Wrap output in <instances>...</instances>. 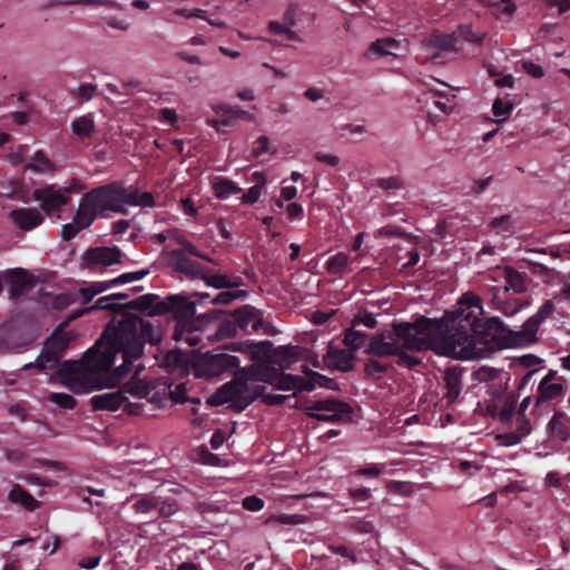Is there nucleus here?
I'll use <instances>...</instances> for the list:
<instances>
[{
    "label": "nucleus",
    "mask_w": 570,
    "mask_h": 570,
    "mask_svg": "<svg viewBox=\"0 0 570 570\" xmlns=\"http://www.w3.org/2000/svg\"><path fill=\"white\" fill-rule=\"evenodd\" d=\"M26 169L33 170L38 174H50L55 171L56 167L45 153L39 150L33 155L31 161L26 165Z\"/></svg>",
    "instance_id": "nucleus-28"
},
{
    "label": "nucleus",
    "mask_w": 570,
    "mask_h": 570,
    "mask_svg": "<svg viewBox=\"0 0 570 570\" xmlns=\"http://www.w3.org/2000/svg\"><path fill=\"white\" fill-rule=\"evenodd\" d=\"M169 395L175 403H184L187 401L186 387L184 384L176 385L174 390L169 387Z\"/></svg>",
    "instance_id": "nucleus-58"
},
{
    "label": "nucleus",
    "mask_w": 570,
    "mask_h": 570,
    "mask_svg": "<svg viewBox=\"0 0 570 570\" xmlns=\"http://www.w3.org/2000/svg\"><path fill=\"white\" fill-rule=\"evenodd\" d=\"M217 115L233 114L234 119L237 118H252V115L245 110L236 109L226 105H219L214 108Z\"/></svg>",
    "instance_id": "nucleus-49"
},
{
    "label": "nucleus",
    "mask_w": 570,
    "mask_h": 570,
    "mask_svg": "<svg viewBox=\"0 0 570 570\" xmlns=\"http://www.w3.org/2000/svg\"><path fill=\"white\" fill-rule=\"evenodd\" d=\"M445 385H446V394L445 397L449 402H453L460 394V376L453 371L449 370L445 373Z\"/></svg>",
    "instance_id": "nucleus-32"
},
{
    "label": "nucleus",
    "mask_w": 570,
    "mask_h": 570,
    "mask_svg": "<svg viewBox=\"0 0 570 570\" xmlns=\"http://www.w3.org/2000/svg\"><path fill=\"white\" fill-rule=\"evenodd\" d=\"M48 400L55 404H57L61 409L72 410L77 405L76 399L66 393H51L48 396Z\"/></svg>",
    "instance_id": "nucleus-42"
},
{
    "label": "nucleus",
    "mask_w": 570,
    "mask_h": 570,
    "mask_svg": "<svg viewBox=\"0 0 570 570\" xmlns=\"http://www.w3.org/2000/svg\"><path fill=\"white\" fill-rule=\"evenodd\" d=\"M497 19L509 21L513 17L517 6L512 0H497L491 7Z\"/></svg>",
    "instance_id": "nucleus-30"
},
{
    "label": "nucleus",
    "mask_w": 570,
    "mask_h": 570,
    "mask_svg": "<svg viewBox=\"0 0 570 570\" xmlns=\"http://www.w3.org/2000/svg\"><path fill=\"white\" fill-rule=\"evenodd\" d=\"M247 368H239L234 372L240 375L235 381H230L220 386L209 399V404L214 406L230 403L232 409L236 412L244 411L249 404H252L257 395L264 390L263 386H257V391L254 394H249L246 381Z\"/></svg>",
    "instance_id": "nucleus-6"
},
{
    "label": "nucleus",
    "mask_w": 570,
    "mask_h": 570,
    "mask_svg": "<svg viewBox=\"0 0 570 570\" xmlns=\"http://www.w3.org/2000/svg\"><path fill=\"white\" fill-rule=\"evenodd\" d=\"M32 199L39 202L40 209L47 215L52 216L61 213L71 198L63 194L61 188H57L56 184H47L43 187L32 190Z\"/></svg>",
    "instance_id": "nucleus-9"
},
{
    "label": "nucleus",
    "mask_w": 570,
    "mask_h": 570,
    "mask_svg": "<svg viewBox=\"0 0 570 570\" xmlns=\"http://www.w3.org/2000/svg\"><path fill=\"white\" fill-rule=\"evenodd\" d=\"M502 274L505 279V291L512 289L514 292H522L524 289L523 278L520 273L511 267H505Z\"/></svg>",
    "instance_id": "nucleus-34"
},
{
    "label": "nucleus",
    "mask_w": 570,
    "mask_h": 570,
    "mask_svg": "<svg viewBox=\"0 0 570 570\" xmlns=\"http://www.w3.org/2000/svg\"><path fill=\"white\" fill-rule=\"evenodd\" d=\"M268 30L273 35L283 36L286 40L293 41L296 40L297 36L294 31L289 29V26L281 23L278 21H271L268 23Z\"/></svg>",
    "instance_id": "nucleus-44"
},
{
    "label": "nucleus",
    "mask_w": 570,
    "mask_h": 570,
    "mask_svg": "<svg viewBox=\"0 0 570 570\" xmlns=\"http://www.w3.org/2000/svg\"><path fill=\"white\" fill-rule=\"evenodd\" d=\"M500 403H502V409L500 412L493 410L492 415H499L501 420H509L517 403L515 396L512 394L505 395L500 400Z\"/></svg>",
    "instance_id": "nucleus-41"
},
{
    "label": "nucleus",
    "mask_w": 570,
    "mask_h": 570,
    "mask_svg": "<svg viewBox=\"0 0 570 570\" xmlns=\"http://www.w3.org/2000/svg\"><path fill=\"white\" fill-rule=\"evenodd\" d=\"M220 116H222L220 119L208 120V125L210 127L215 128L217 131H222L223 127L232 126L235 120L233 114L220 115Z\"/></svg>",
    "instance_id": "nucleus-53"
},
{
    "label": "nucleus",
    "mask_w": 570,
    "mask_h": 570,
    "mask_svg": "<svg viewBox=\"0 0 570 570\" xmlns=\"http://www.w3.org/2000/svg\"><path fill=\"white\" fill-rule=\"evenodd\" d=\"M262 195V185L256 184L252 186L245 194L242 196V203L252 205L255 204Z\"/></svg>",
    "instance_id": "nucleus-50"
},
{
    "label": "nucleus",
    "mask_w": 570,
    "mask_h": 570,
    "mask_svg": "<svg viewBox=\"0 0 570 570\" xmlns=\"http://www.w3.org/2000/svg\"><path fill=\"white\" fill-rule=\"evenodd\" d=\"M541 321L534 315L531 316L522 326V330L518 333V343L528 344L535 341L538 328Z\"/></svg>",
    "instance_id": "nucleus-29"
},
{
    "label": "nucleus",
    "mask_w": 570,
    "mask_h": 570,
    "mask_svg": "<svg viewBox=\"0 0 570 570\" xmlns=\"http://www.w3.org/2000/svg\"><path fill=\"white\" fill-rule=\"evenodd\" d=\"M380 355L399 354L403 350H433L439 355L458 360L488 357L494 350L488 334L469 328L448 326L446 322L422 318L415 324H402L394 334L376 340L371 345Z\"/></svg>",
    "instance_id": "nucleus-2"
},
{
    "label": "nucleus",
    "mask_w": 570,
    "mask_h": 570,
    "mask_svg": "<svg viewBox=\"0 0 570 570\" xmlns=\"http://www.w3.org/2000/svg\"><path fill=\"white\" fill-rule=\"evenodd\" d=\"M125 184L115 180L100 185L86 191L79 200L78 208L94 224L99 217H105L106 213H116L127 215L128 209L124 206Z\"/></svg>",
    "instance_id": "nucleus-5"
},
{
    "label": "nucleus",
    "mask_w": 570,
    "mask_h": 570,
    "mask_svg": "<svg viewBox=\"0 0 570 570\" xmlns=\"http://www.w3.org/2000/svg\"><path fill=\"white\" fill-rule=\"evenodd\" d=\"M70 336L55 333L45 343L35 363H28L24 370L58 368L62 382L77 394H85L102 386L101 379L115 365L118 355L121 364L117 368V379H121L135 360L144 355L146 343L157 344L161 332L149 320L124 313L117 325L108 324L101 336L85 354L80 363L63 362L60 358L68 348Z\"/></svg>",
    "instance_id": "nucleus-1"
},
{
    "label": "nucleus",
    "mask_w": 570,
    "mask_h": 570,
    "mask_svg": "<svg viewBox=\"0 0 570 570\" xmlns=\"http://www.w3.org/2000/svg\"><path fill=\"white\" fill-rule=\"evenodd\" d=\"M268 150H269V138L266 136H261L256 139L252 154L255 158H258L263 154L267 153Z\"/></svg>",
    "instance_id": "nucleus-52"
},
{
    "label": "nucleus",
    "mask_w": 570,
    "mask_h": 570,
    "mask_svg": "<svg viewBox=\"0 0 570 570\" xmlns=\"http://www.w3.org/2000/svg\"><path fill=\"white\" fill-rule=\"evenodd\" d=\"M141 356L135 360L131 365H129L128 372L121 376V379H117V368L119 366L115 367L112 372V366L109 368V372L101 379V389L104 386H115L131 370H134V375L131 381L125 385V389L92 396L90 399V404L95 411H117L119 407H124V411L129 414H139L141 405L138 403L129 402L125 393H130L138 397H144L148 393L147 385L138 379L140 372L145 368L141 363L136 364V362H138ZM98 390H100V387Z\"/></svg>",
    "instance_id": "nucleus-4"
},
{
    "label": "nucleus",
    "mask_w": 570,
    "mask_h": 570,
    "mask_svg": "<svg viewBox=\"0 0 570 570\" xmlns=\"http://www.w3.org/2000/svg\"><path fill=\"white\" fill-rule=\"evenodd\" d=\"M232 314L238 330H246L248 326H252L253 331H258L262 326L263 322L258 317V311L250 305L236 308Z\"/></svg>",
    "instance_id": "nucleus-19"
},
{
    "label": "nucleus",
    "mask_w": 570,
    "mask_h": 570,
    "mask_svg": "<svg viewBox=\"0 0 570 570\" xmlns=\"http://www.w3.org/2000/svg\"><path fill=\"white\" fill-rule=\"evenodd\" d=\"M124 206H139L142 208H153L155 207V198L154 195L149 191L140 193L139 189L135 186H125L124 191Z\"/></svg>",
    "instance_id": "nucleus-21"
},
{
    "label": "nucleus",
    "mask_w": 570,
    "mask_h": 570,
    "mask_svg": "<svg viewBox=\"0 0 570 570\" xmlns=\"http://www.w3.org/2000/svg\"><path fill=\"white\" fill-rule=\"evenodd\" d=\"M72 132L83 139L89 138L95 132V121L91 114L80 116L71 122Z\"/></svg>",
    "instance_id": "nucleus-27"
},
{
    "label": "nucleus",
    "mask_w": 570,
    "mask_h": 570,
    "mask_svg": "<svg viewBox=\"0 0 570 570\" xmlns=\"http://www.w3.org/2000/svg\"><path fill=\"white\" fill-rule=\"evenodd\" d=\"M99 562H100V556H92V557L82 558L78 562V566L82 569L91 570V569H95L99 564Z\"/></svg>",
    "instance_id": "nucleus-64"
},
{
    "label": "nucleus",
    "mask_w": 570,
    "mask_h": 570,
    "mask_svg": "<svg viewBox=\"0 0 570 570\" xmlns=\"http://www.w3.org/2000/svg\"><path fill=\"white\" fill-rule=\"evenodd\" d=\"M94 289L89 287H80L77 292H75L76 297H78V301H80L83 305L90 303L92 298L96 296V294H92Z\"/></svg>",
    "instance_id": "nucleus-59"
},
{
    "label": "nucleus",
    "mask_w": 570,
    "mask_h": 570,
    "mask_svg": "<svg viewBox=\"0 0 570 570\" xmlns=\"http://www.w3.org/2000/svg\"><path fill=\"white\" fill-rule=\"evenodd\" d=\"M298 10V6L296 3H291L286 11L284 12L283 14V20L285 22V24L289 26V27H293L295 26V17H296V12Z\"/></svg>",
    "instance_id": "nucleus-60"
},
{
    "label": "nucleus",
    "mask_w": 570,
    "mask_h": 570,
    "mask_svg": "<svg viewBox=\"0 0 570 570\" xmlns=\"http://www.w3.org/2000/svg\"><path fill=\"white\" fill-rule=\"evenodd\" d=\"M324 363L328 367H334L343 372L350 371L353 367L352 354L347 351L330 352Z\"/></svg>",
    "instance_id": "nucleus-26"
},
{
    "label": "nucleus",
    "mask_w": 570,
    "mask_h": 570,
    "mask_svg": "<svg viewBox=\"0 0 570 570\" xmlns=\"http://www.w3.org/2000/svg\"><path fill=\"white\" fill-rule=\"evenodd\" d=\"M87 189V185L79 178H72L69 184L61 188L63 194L70 197L71 194H79Z\"/></svg>",
    "instance_id": "nucleus-51"
},
{
    "label": "nucleus",
    "mask_w": 570,
    "mask_h": 570,
    "mask_svg": "<svg viewBox=\"0 0 570 570\" xmlns=\"http://www.w3.org/2000/svg\"><path fill=\"white\" fill-rule=\"evenodd\" d=\"M10 220L21 230L31 232L45 222L43 214L35 207H21L9 213Z\"/></svg>",
    "instance_id": "nucleus-12"
},
{
    "label": "nucleus",
    "mask_w": 570,
    "mask_h": 570,
    "mask_svg": "<svg viewBox=\"0 0 570 570\" xmlns=\"http://www.w3.org/2000/svg\"><path fill=\"white\" fill-rule=\"evenodd\" d=\"M403 50L400 41L393 38L377 39L370 45L366 50V56L372 59L383 57H397Z\"/></svg>",
    "instance_id": "nucleus-16"
},
{
    "label": "nucleus",
    "mask_w": 570,
    "mask_h": 570,
    "mask_svg": "<svg viewBox=\"0 0 570 570\" xmlns=\"http://www.w3.org/2000/svg\"><path fill=\"white\" fill-rule=\"evenodd\" d=\"M459 37H461L468 41H471V42H479L482 39V35L479 32L478 33L473 32L470 27L461 28L459 31Z\"/></svg>",
    "instance_id": "nucleus-62"
},
{
    "label": "nucleus",
    "mask_w": 570,
    "mask_h": 570,
    "mask_svg": "<svg viewBox=\"0 0 570 570\" xmlns=\"http://www.w3.org/2000/svg\"><path fill=\"white\" fill-rule=\"evenodd\" d=\"M210 185L218 199H226L242 191V188L236 183L223 176H214Z\"/></svg>",
    "instance_id": "nucleus-24"
},
{
    "label": "nucleus",
    "mask_w": 570,
    "mask_h": 570,
    "mask_svg": "<svg viewBox=\"0 0 570 570\" xmlns=\"http://www.w3.org/2000/svg\"><path fill=\"white\" fill-rule=\"evenodd\" d=\"M159 299L156 294H146L137 297L136 299L130 301L125 304L124 307L130 309H137L140 312H148V316L160 315L161 313H156L155 309L157 307L156 302Z\"/></svg>",
    "instance_id": "nucleus-25"
},
{
    "label": "nucleus",
    "mask_w": 570,
    "mask_h": 570,
    "mask_svg": "<svg viewBox=\"0 0 570 570\" xmlns=\"http://www.w3.org/2000/svg\"><path fill=\"white\" fill-rule=\"evenodd\" d=\"M156 313H174L185 327L196 314V303L184 295H169L165 301L157 302Z\"/></svg>",
    "instance_id": "nucleus-11"
},
{
    "label": "nucleus",
    "mask_w": 570,
    "mask_h": 570,
    "mask_svg": "<svg viewBox=\"0 0 570 570\" xmlns=\"http://www.w3.org/2000/svg\"><path fill=\"white\" fill-rule=\"evenodd\" d=\"M513 111V105L509 100L497 98L492 105L494 122L501 124L508 120Z\"/></svg>",
    "instance_id": "nucleus-31"
},
{
    "label": "nucleus",
    "mask_w": 570,
    "mask_h": 570,
    "mask_svg": "<svg viewBox=\"0 0 570 570\" xmlns=\"http://www.w3.org/2000/svg\"><path fill=\"white\" fill-rule=\"evenodd\" d=\"M522 68L523 70L531 77L533 78H541L544 76V70L543 68L535 63V62H532V61H524L522 63Z\"/></svg>",
    "instance_id": "nucleus-55"
},
{
    "label": "nucleus",
    "mask_w": 570,
    "mask_h": 570,
    "mask_svg": "<svg viewBox=\"0 0 570 570\" xmlns=\"http://www.w3.org/2000/svg\"><path fill=\"white\" fill-rule=\"evenodd\" d=\"M246 296H247V292L243 291V289L235 291V292L225 291V292L218 293L215 296V298L213 299V304H215V305H228L233 301H235L237 298H243V297H246Z\"/></svg>",
    "instance_id": "nucleus-43"
},
{
    "label": "nucleus",
    "mask_w": 570,
    "mask_h": 570,
    "mask_svg": "<svg viewBox=\"0 0 570 570\" xmlns=\"http://www.w3.org/2000/svg\"><path fill=\"white\" fill-rule=\"evenodd\" d=\"M208 286L222 289L228 288V277L223 274H212L210 269L205 267L203 274L199 276Z\"/></svg>",
    "instance_id": "nucleus-36"
},
{
    "label": "nucleus",
    "mask_w": 570,
    "mask_h": 570,
    "mask_svg": "<svg viewBox=\"0 0 570 570\" xmlns=\"http://www.w3.org/2000/svg\"><path fill=\"white\" fill-rule=\"evenodd\" d=\"M452 99L445 97V101L443 100H440V99H435L433 100V106L440 110L443 115H449L452 112L453 110V99H454V95L451 96Z\"/></svg>",
    "instance_id": "nucleus-57"
},
{
    "label": "nucleus",
    "mask_w": 570,
    "mask_h": 570,
    "mask_svg": "<svg viewBox=\"0 0 570 570\" xmlns=\"http://www.w3.org/2000/svg\"><path fill=\"white\" fill-rule=\"evenodd\" d=\"M328 549L342 559L343 564L356 562V558L353 552L348 551L344 546H331Z\"/></svg>",
    "instance_id": "nucleus-48"
},
{
    "label": "nucleus",
    "mask_w": 570,
    "mask_h": 570,
    "mask_svg": "<svg viewBox=\"0 0 570 570\" xmlns=\"http://www.w3.org/2000/svg\"><path fill=\"white\" fill-rule=\"evenodd\" d=\"M554 309V305L552 301L544 302L538 312L534 314V316L540 320L541 322L547 318Z\"/></svg>",
    "instance_id": "nucleus-63"
},
{
    "label": "nucleus",
    "mask_w": 570,
    "mask_h": 570,
    "mask_svg": "<svg viewBox=\"0 0 570 570\" xmlns=\"http://www.w3.org/2000/svg\"><path fill=\"white\" fill-rule=\"evenodd\" d=\"M312 352L298 345L278 346L274 350L268 363L254 364L246 371V379L250 381L265 382L282 391H312L316 387L321 374L311 372V377L286 374V370H293L294 365L301 362L299 368L303 373L309 374L306 363Z\"/></svg>",
    "instance_id": "nucleus-3"
},
{
    "label": "nucleus",
    "mask_w": 570,
    "mask_h": 570,
    "mask_svg": "<svg viewBox=\"0 0 570 570\" xmlns=\"http://www.w3.org/2000/svg\"><path fill=\"white\" fill-rule=\"evenodd\" d=\"M347 265L348 257L343 253L332 256L326 263L327 271L332 274L343 273L347 268Z\"/></svg>",
    "instance_id": "nucleus-38"
},
{
    "label": "nucleus",
    "mask_w": 570,
    "mask_h": 570,
    "mask_svg": "<svg viewBox=\"0 0 570 570\" xmlns=\"http://www.w3.org/2000/svg\"><path fill=\"white\" fill-rule=\"evenodd\" d=\"M132 508H134L135 512L142 513V514L157 512L158 497L153 495V494L144 495V497L139 498L138 500H136Z\"/></svg>",
    "instance_id": "nucleus-33"
},
{
    "label": "nucleus",
    "mask_w": 570,
    "mask_h": 570,
    "mask_svg": "<svg viewBox=\"0 0 570 570\" xmlns=\"http://www.w3.org/2000/svg\"><path fill=\"white\" fill-rule=\"evenodd\" d=\"M8 500L12 503L22 505L27 511H35L40 507L37 501L26 489L20 484H13L9 494Z\"/></svg>",
    "instance_id": "nucleus-23"
},
{
    "label": "nucleus",
    "mask_w": 570,
    "mask_h": 570,
    "mask_svg": "<svg viewBox=\"0 0 570 570\" xmlns=\"http://www.w3.org/2000/svg\"><path fill=\"white\" fill-rule=\"evenodd\" d=\"M78 297H76L75 293L66 292L56 295L53 299V306L58 309H63L76 303Z\"/></svg>",
    "instance_id": "nucleus-47"
},
{
    "label": "nucleus",
    "mask_w": 570,
    "mask_h": 570,
    "mask_svg": "<svg viewBox=\"0 0 570 570\" xmlns=\"http://www.w3.org/2000/svg\"><path fill=\"white\" fill-rule=\"evenodd\" d=\"M10 298L17 299L30 292L35 286L33 276L23 268H14L8 272Z\"/></svg>",
    "instance_id": "nucleus-14"
},
{
    "label": "nucleus",
    "mask_w": 570,
    "mask_h": 570,
    "mask_svg": "<svg viewBox=\"0 0 570 570\" xmlns=\"http://www.w3.org/2000/svg\"><path fill=\"white\" fill-rule=\"evenodd\" d=\"M178 510V503L173 498L158 497L157 513L161 518H168L175 514Z\"/></svg>",
    "instance_id": "nucleus-39"
},
{
    "label": "nucleus",
    "mask_w": 570,
    "mask_h": 570,
    "mask_svg": "<svg viewBox=\"0 0 570 570\" xmlns=\"http://www.w3.org/2000/svg\"><path fill=\"white\" fill-rule=\"evenodd\" d=\"M170 263L174 268L180 273L193 277H199L203 274L205 266L202 264L188 258L184 250L181 249H173L169 253Z\"/></svg>",
    "instance_id": "nucleus-17"
},
{
    "label": "nucleus",
    "mask_w": 570,
    "mask_h": 570,
    "mask_svg": "<svg viewBox=\"0 0 570 570\" xmlns=\"http://www.w3.org/2000/svg\"><path fill=\"white\" fill-rule=\"evenodd\" d=\"M183 249L184 250V254L185 253H188L195 257H199V258H203V259H206L208 262H212V259H209L206 255L202 254L199 252V249L191 243L189 242L187 238L184 240L183 243Z\"/></svg>",
    "instance_id": "nucleus-61"
},
{
    "label": "nucleus",
    "mask_w": 570,
    "mask_h": 570,
    "mask_svg": "<svg viewBox=\"0 0 570 570\" xmlns=\"http://www.w3.org/2000/svg\"><path fill=\"white\" fill-rule=\"evenodd\" d=\"M237 324L235 323L233 314H230L219 323L216 335L220 338L232 337L237 334Z\"/></svg>",
    "instance_id": "nucleus-40"
},
{
    "label": "nucleus",
    "mask_w": 570,
    "mask_h": 570,
    "mask_svg": "<svg viewBox=\"0 0 570 570\" xmlns=\"http://www.w3.org/2000/svg\"><path fill=\"white\" fill-rule=\"evenodd\" d=\"M110 301H111L110 295L102 296V297L98 298L92 306L85 308V311L104 309V311L117 312V311H120L121 308H124V305L110 303Z\"/></svg>",
    "instance_id": "nucleus-45"
},
{
    "label": "nucleus",
    "mask_w": 570,
    "mask_h": 570,
    "mask_svg": "<svg viewBox=\"0 0 570 570\" xmlns=\"http://www.w3.org/2000/svg\"><path fill=\"white\" fill-rule=\"evenodd\" d=\"M92 223L77 207L72 222L63 224L60 229V237L65 242L73 239L80 232L88 229Z\"/></svg>",
    "instance_id": "nucleus-20"
},
{
    "label": "nucleus",
    "mask_w": 570,
    "mask_h": 570,
    "mask_svg": "<svg viewBox=\"0 0 570 570\" xmlns=\"http://www.w3.org/2000/svg\"><path fill=\"white\" fill-rule=\"evenodd\" d=\"M148 274H149L148 269H141V271H137V272L124 273L120 276L114 278L112 283L116 284V285L126 284V283H130V282H134V281H139V279H141L142 277H145Z\"/></svg>",
    "instance_id": "nucleus-46"
},
{
    "label": "nucleus",
    "mask_w": 570,
    "mask_h": 570,
    "mask_svg": "<svg viewBox=\"0 0 570 570\" xmlns=\"http://www.w3.org/2000/svg\"><path fill=\"white\" fill-rule=\"evenodd\" d=\"M483 313L481 299L479 296L466 293L458 302L453 311L448 312L441 320L435 322H446L448 326H456L469 328L472 333L485 332L490 330L488 326L480 324V318Z\"/></svg>",
    "instance_id": "nucleus-7"
},
{
    "label": "nucleus",
    "mask_w": 570,
    "mask_h": 570,
    "mask_svg": "<svg viewBox=\"0 0 570 570\" xmlns=\"http://www.w3.org/2000/svg\"><path fill=\"white\" fill-rule=\"evenodd\" d=\"M458 49V37L451 35L433 33L424 43L425 59L434 63L444 62Z\"/></svg>",
    "instance_id": "nucleus-10"
},
{
    "label": "nucleus",
    "mask_w": 570,
    "mask_h": 570,
    "mask_svg": "<svg viewBox=\"0 0 570 570\" xmlns=\"http://www.w3.org/2000/svg\"><path fill=\"white\" fill-rule=\"evenodd\" d=\"M489 228L497 235L511 233L513 228V219L510 215L498 216L491 220Z\"/></svg>",
    "instance_id": "nucleus-35"
},
{
    "label": "nucleus",
    "mask_w": 570,
    "mask_h": 570,
    "mask_svg": "<svg viewBox=\"0 0 570 570\" xmlns=\"http://www.w3.org/2000/svg\"><path fill=\"white\" fill-rule=\"evenodd\" d=\"M98 86L95 83H81L71 92V96L80 104L90 101L97 94Z\"/></svg>",
    "instance_id": "nucleus-37"
},
{
    "label": "nucleus",
    "mask_w": 570,
    "mask_h": 570,
    "mask_svg": "<svg viewBox=\"0 0 570 570\" xmlns=\"http://www.w3.org/2000/svg\"><path fill=\"white\" fill-rule=\"evenodd\" d=\"M262 396H263V401L267 405H282L286 401L292 400L294 395L291 396V395L267 393V394H262Z\"/></svg>",
    "instance_id": "nucleus-54"
},
{
    "label": "nucleus",
    "mask_w": 570,
    "mask_h": 570,
    "mask_svg": "<svg viewBox=\"0 0 570 570\" xmlns=\"http://www.w3.org/2000/svg\"><path fill=\"white\" fill-rule=\"evenodd\" d=\"M239 358L227 353L206 352L196 355L191 370L196 377L213 379L239 370Z\"/></svg>",
    "instance_id": "nucleus-8"
},
{
    "label": "nucleus",
    "mask_w": 570,
    "mask_h": 570,
    "mask_svg": "<svg viewBox=\"0 0 570 570\" xmlns=\"http://www.w3.org/2000/svg\"><path fill=\"white\" fill-rule=\"evenodd\" d=\"M549 439L553 443H564L570 440V417L556 413L548 424Z\"/></svg>",
    "instance_id": "nucleus-18"
},
{
    "label": "nucleus",
    "mask_w": 570,
    "mask_h": 570,
    "mask_svg": "<svg viewBox=\"0 0 570 570\" xmlns=\"http://www.w3.org/2000/svg\"><path fill=\"white\" fill-rule=\"evenodd\" d=\"M351 406L341 401L323 400V423H343L351 420Z\"/></svg>",
    "instance_id": "nucleus-15"
},
{
    "label": "nucleus",
    "mask_w": 570,
    "mask_h": 570,
    "mask_svg": "<svg viewBox=\"0 0 570 570\" xmlns=\"http://www.w3.org/2000/svg\"><path fill=\"white\" fill-rule=\"evenodd\" d=\"M243 507L248 511H259L264 507V501L255 495L246 497L243 500Z\"/></svg>",
    "instance_id": "nucleus-56"
},
{
    "label": "nucleus",
    "mask_w": 570,
    "mask_h": 570,
    "mask_svg": "<svg viewBox=\"0 0 570 570\" xmlns=\"http://www.w3.org/2000/svg\"><path fill=\"white\" fill-rule=\"evenodd\" d=\"M121 252L117 247H94L86 250L83 254V262L88 268L96 266H110L119 263Z\"/></svg>",
    "instance_id": "nucleus-13"
},
{
    "label": "nucleus",
    "mask_w": 570,
    "mask_h": 570,
    "mask_svg": "<svg viewBox=\"0 0 570 570\" xmlns=\"http://www.w3.org/2000/svg\"><path fill=\"white\" fill-rule=\"evenodd\" d=\"M563 391L562 384L557 380L556 373L550 371L538 387V402L559 396Z\"/></svg>",
    "instance_id": "nucleus-22"
}]
</instances>
